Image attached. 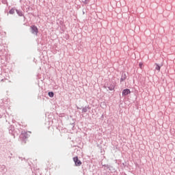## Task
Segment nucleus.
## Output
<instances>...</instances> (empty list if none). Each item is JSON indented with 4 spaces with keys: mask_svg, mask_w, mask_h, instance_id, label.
Returning a JSON list of instances; mask_svg holds the SVG:
<instances>
[{
    "mask_svg": "<svg viewBox=\"0 0 175 175\" xmlns=\"http://www.w3.org/2000/svg\"><path fill=\"white\" fill-rule=\"evenodd\" d=\"M31 28V32L33 35H36V36H38V33L39 32V29H38V27L35 25H31L30 27Z\"/></svg>",
    "mask_w": 175,
    "mask_h": 175,
    "instance_id": "f257e3e1",
    "label": "nucleus"
},
{
    "mask_svg": "<svg viewBox=\"0 0 175 175\" xmlns=\"http://www.w3.org/2000/svg\"><path fill=\"white\" fill-rule=\"evenodd\" d=\"M73 161L75 163V166H81L82 163L81 161L79 160V157H73Z\"/></svg>",
    "mask_w": 175,
    "mask_h": 175,
    "instance_id": "f03ea898",
    "label": "nucleus"
},
{
    "mask_svg": "<svg viewBox=\"0 0 175 175\" xmlns=\"http://www.w3.org/2000/svg\"><path fill=\"white\" fill-rule=\"evenodd\" d=\"M122 96H126V95H129L131 94V90L129 89H124L122 90Z\"/></svg>",
    "mask_w": 175,
    "mask_h": 175,
    "instance_id": "7ed1b4c3",
    "label": "nucleus"
},
{
    "mask_svg": "<svg viewBox=\"0 0 175 175\" xmlns=\"http://www.w3.org/2000/svg\"><path fill=\"white\" fill-rule=\"evenodd\" d=\"M105 88H108L109 91H114V88H116V85L114 84L108 85V86H105Z\"/></svg>",
    "mask_w": 175,
    "mask_h": 175,
    "instance_id": "20e7f679",
    "label": "nucleus"
},
{
    "mask_svg": "<svg viewBox=\"0 0 175 175\" xmlns=\"http://www.w3.org/2000/svg\"><path fill=\"white\" fill-rule=\"evenodd\" d=\"M125 80H126V74L122 72V77L120 78V83H122V81H125Z\"/></svg>",
    "mask_w": 175,
    "mask_h": 175,
    "instance_id": "39448f33",
    "label": "nucleus"
},
{
    "mask_svg": "<svg viewBox=\"0 0 175 175\" xmlns=\"http://www.w3.org/2000/svg\"><path fill=\"white\" fill-rule=\"evenodd\" d=\"M9 133H10V135H12V136H14V126H11L9 128Z\"/></svg>",
    "mask_w": 175,
    "mask_h": 175,
    "instance_id": "423d86ee",
    "label": "nucleus"
},
{
    "mask_svg": "<svg viewBox=\"0 0 175 175\" xmlns=\"http://www.w3.org/2000/svg\"><path fill=\"white\" fill-rule=\"evenodd\" d=\"M21 136L23 138V140L28 139V134L26 132L22 133Z\"/></svg>",
    "mask_w": 175,
    "mask_h": 175,
    "instance_id": "0eeeda50",
    "label": "nucleus"
},
{
    "mask_svg": "<svg viewBox=\"0 0 175 175\" xmlns=\"http://www.w3.org/2000/svg\"><path fill=\"white\" fill-rule=\"evenodd\" d=\"M90 109H91V107H90V106H86L82 109V111H83V113H87V111H88V110H90Z\"/></svg>",
    "mask_w": 175,
    "mask_h": 175,
    "instance_id": "6e6552de",
    "label": "nucleus"
},
{
    "mask_svg": "<svg viewBox=\"0 0 175 175\" xmlns=\"http://www.w3.org/2000/svg\"><path fill=\"white\" fill-rule=\"evenodd\" d=\"M16 12L18 16H20V17L23 16V11L16 9Z\"/></svg>",
    "mask_w": 175,
    "mask_h": 175,
    "instance_id": "1a4fd4ad",
    "label": "nucleus"
},
{
    "mask_svg": "<svg viewBox=\"0 0 175 175\" xmlns=\"http://www.w3.org/2000/svg\"><path fill=\"white\" fill-rule=\"evenodd\" d=\"M103 166H104L105 167H107V169H109V170H111V169H113V166H110L109 165L103 164Z\"/></svg>",
    "mask_w": 175,
    "mask_h": 175,
    "instance_id": "9d476101",
    "label": "nucleus"
},
{
    "mask_svg": "<svg viewBox=\"0 0 175 175\" xmlns=\"http://www.w3.org/2000/svg\"><path fill=\"white\" fill-rule=\"evenodd\" d=\"M155 65H156V67H155L156 70H158V72H159L161 70V66H159V64L157 63L155 64Z\"/></svg>",
    "mask_w": 175,
    "mask_h": 175,
    "instance_id": "9b49d317",
    "label": "nucleus"
},
{
    "mask_svg": "<svg viewBox=\"0 0 175 175\" xmlns=\"http://www.w3.org/2000/svg\"><path fill=\"white\" fill-rule=\"evenodd\" d=\"M48 95L50 98H54V92H49Z\"/></svg>",
    "mask_w": 175,
    "mask_h": 175,
    "instance_id": "f8f14e48",
    "label": "nucleus"
},
{
    "mask_svg": "<svg viewBox=\"0 0 175 175\" xmlns=\"http://www.w3.org/2000/svg\"><path fill=\"white\" fill-rule=\"evenodd\" d=\"M0 169L1 170V172H6V166L5 165H1Z\"/></svg>",
    "mask_w": 175,
    "mask_h": 175,
    "instance_id": "ddd939ff",
    "label": "nucleus"
},
{
    "mask_svg": "<svg viewBox=\"0 0 175 175\" xmlns=\"http://www.w3.org/2000/svg\"><path fill=\"white\" fill-rule=\"evenodd\" d=\"M16 10L15 8H12L10 11L9 13L10 14H14V11Z\"/></svg>",
    "mask_w": 175,
    "mask_h": 175,
    "instance_id": "4468645a",
    "label": "nucleus"
},
{
    "mask_svg": "<svg viewBox=\"0 0 175 175\" xmlns=\"http://www.w3.org/2000/svg\"><path fill=\"white\" fill-rule=\"evenodd\" d=\"M88 1H90V0H84V1H83L82 2H83V3H84L85 5H87V3H88Z\"/></svg>",
    "mask_w": 175,
    "mask_h": 175,
    "instance_id": "2eb2a0df",
    "label": "nucleus"
},
{
    "mask_svg": "<svg viewBox=\"0 0 175 175\" xmlns=\"http://www.w3.org/2000/svg\"><path fill=\"white\" fill-rule=\"evenodd\" d=\"M139 66L140 69H142L143 68V63H139Z\"/></svg>",
    "mask_w": 175,
    "mask_h": 175,
    "instance_id": "dca6fc26",
    "label": "nucleus"
},
{
    "mask_svg": "<svg viewBox=\"0 0 175 175\" xmlns=\"http://www.w3.org/2000/svg\"><path fill=\"white\" fill-rule=\"evenodd\" d=\"M8 1L6 0H2V3H6Z\"/></svg>",
    "mask_w": 175,
    "mask_h": 175,
    "instance_id": "f3484780",
    "label": "nucleus"
},
{
    "mask_svg": "<svg viewBox=\"0 0 175 175\" xmlns=\"http://www.w3.org/2000/svg\"><path fill=\"white\" fill-rule=\"evenodd\" d=\"M8 158H9L10 159H12V156H9Z\"/></svg>",
    "mask_w": 175,
    "mask_h": 175,
    "instance_id": "a211bd4d",
    "label": "nucleus"
},
{
    "mask_svg": "<svg viewBox=\"0 0 175 175\" xmlns=\"http://www.w3.org/2000/svg\"><path fill=\"white\" fill-rule=\"evenodd\" d=\"M77 109H78L79 110H80V107H77Z\"/></svg>",
    "mask_w": 175,
    "mask_h": 175,
    "instance_id": "6ab92c4d",
    "label": "nucleus"
},
{
    "mask_svg": "<svg viewBox=\"0 0 175 175\" xmlns=\"http://www.w3.org/2000/svg\"><path fill=\"white\" fill-rule=\"evenodd\" d=\"M10 155H13V154L11 153Z\"/></svg>",
    "mask_w": 175,
    "mask_h": 175,
    "instance_id": "aec40b11",
    "label": "nucleus"
}]
</instances>
